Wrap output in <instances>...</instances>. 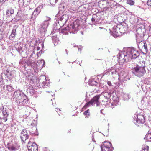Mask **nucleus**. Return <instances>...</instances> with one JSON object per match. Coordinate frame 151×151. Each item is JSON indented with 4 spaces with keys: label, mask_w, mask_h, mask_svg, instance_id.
<instances>
[{
    "label": "nucleus",
    "mask_w": 151,
    "mask_h": 151,
    "mask_svg": "<svg viewBox=\"0 0 151 151\" xmlns=\"http://www.w3.org/2000/svg\"><path fill=\"white\" fill-rule=\"evenodd\" d=\"M39 47H37V50H39Z\"/></svg>",
    "instance_id": "51"
},
{
    "label": "nucleus",
    "mask_w": 151,
    "mask_h": 151,
    "mask_svg": "<svg viewBox=\"0 0 151 151\" xmlns=\"http://www.w3.org/2000/svg\"><path fill=\"white\" fill-rule=\"evenodd\" d=\"M124 53H119L117 55L118 62L122 65L130 59H135L139 56L138 51L133 47H129L124 49Z\"/></svg>",
    "instance_id": "1"
},
{
    "label": "nucleus",
    "mask_w": 151,
    "mask_h": 151,
    "mask_svg": "<svg viewBox=\"0 0 151 151\" xmlns=\"http://www.w3.org/2000/svg\"><path fill=\"white\" fill-rule=\"evenodd\" d=\"M78 50H80V51H81V48H78Z\"/></svg>",
    "instance_id": "53"
},
{
    "label": "nucleus",
    "mask_w": 151,
    "mask_h": 151,
    "mask_svg": "<svg viewBox=\"0 0 151 151\" xmlns=\"http://www.w3.org/2000/svg\"><path fill=\"white\" fill-rule=\"evenodd\" d=\"M0 34L1 35H3V32H0Z\"/></svg>",
    "instance_id": "50"
},
{
    "label": "nucleus",
    "mask_w": 151,
    "mask_h": 151,
    "mask_svg": "<svg viewBox=\"0 0 151 151\" xmlns=\"http://www.w3.org/2000/svg\"><path fill=\"white\" fill-rule=\"evenodd\" d=\"M4 84V81L2 76H0V86H3Z\"/></svg>",
    "instance_id": "35"
},
{
    "label": "nucleus",
    "mask_w": 151,
    "mask_h": 151,
    "mask_svg": "<svg viewBox=\"0 0 151 151\" xmlns=\"http://www.w3.org/2000/svg\"><path fill=\"white\" fill-rule=\"evenodd\" d=\"M12 99L15 104L19 106H24L27 104L29 100L27 96L20 91H15L13 95Z\"/></svg>",
    "instance_id": "2"
},
{
    "label": "nucleus",
    "mask_w": 151,
    "mask_h": 151,
    "mask_svg": "<svg viewBox=\"0 0 151 151\" xmlns=\"http://www.w3.org/2000/svg\"><path fill=\"white\" fill-rule=\"evenodd\" d=\"M145 26L143 25H142L137 29L136 30L137 32V34L136 35L137 42H139L141 39L144 37L145 33Z\"/></svg>",
    "instance_id": "8"
},
{
    "label": "nucleus",
    "mask_w": 151,
    "mask_h": 151,
    "mask_svg": "<svg viewBox=\"0 0 151 151\" xmlns=\"http://www.w3.org/2000/svg\"><path fill=\"white\" fill-rule=\"evenodd\" d=\"M147 4L148 5L151 7V0H148L147 2Z\"/></svg>",
    "instance_id": "43"
},
{
    "label": "nucleus",
    "mask_w": 151,
    "mask_h": 151,
    "mask_svg": "<svg viewBox=\"0 0 151 151\" xmlns=\"http://www.w3.org/2000/svg\"><path fill=\"white\" fill-rule=\"evenodd\" d=\"M115 67H111L110 69H108L107 73L108 72L109 74L113 75L115 74L117 72Z\"/></svg>",
    "instance_id": "25"
},
{
    "label": "nucleus",
    "mask_w": 151,
    "mask_h": 151,
    "mask_svg": "<svg viewBox=\"0 0 151 151\" xmlns=\"http://www.w3.org/2000/svg\"><path fill=\"white\" fill-rule=\"evenodd\" d=\"M103 95L106 99H109L111 96V93L110 92H104L103 93Z\"/></svg>",
    "instance_id": "27"
},
{
    "label": "nucleus",
    "mask_w": 151,
    "mask_h": 151,
    "mask_svg": "<svg viewBox=\"0 0 151 151\" xmlns=\"http://www.w3.org/2000/svg\"><path fill=\"white\" fill-rule=\"evenodd\" d=\"M79 26V22L78 21H75L73 23L63 29L61 31V33L64 35H68V31L70 33H75V32L78 30V27Z\"/></svg>",
    "instance_id": "4"
},
{
    "label": "nucleus",
    "mask_w": 151,
    "mask_h": 151,
    "mask_svg": "<svg viewBox=\"0 0 151 151\" xmlns=\"http://www.w3.org/2000/svg\"><path fill=\"white\" fill-rule=\"evenodd\" d=\"M97 17V16L94 15L92 17L91 19V21L92 23L93 24H95V21L96 20V18Z\"/></svg>",
    "instance_id": "34"
},
{
    "label": "nucleus",
    "mask_w": 151,
    "mask_h": 151,
    "mask_svg": "<svg viewBox=\"0 0 151 151\" xmlns=\"http://www.w3.org/2000/svg\"><path fill=\"white\" fill-rule=\"evenodd\" d=\"M0 32H3V30L0 28Z\"/></svg>",
    "instance_id": "47"
},
{
    "label": "nucleus",
    "mask_w": 151,
    "mask_h": 151,
    "mask_svg": "<svg viewBox=\"0 0 151 151\" xmlns=\"http://www.w3.org/2000/svg\"><path fill=\"white\" fill-rule=\"evenodd\" d=\"M18 21L17 20V19L16 18H13L11 21L10 22L12 23H15Z\"/></svg>",
    "instance_id": "42"
},
{
    "label": "nucleus",
    "mask_w": 151,
    "mask_h": 151,
    "mask_svg": "<svg viewBox=\"0 0 151 151\" xmlns=\"http://www.w3.org/2000/svg\"><path fill=\"white\" fill-rule=\"evenodd\" d=\"M19 64L24 65L25 68H26V66H30L35 70L36 69H41L42 68L45 66V62L43 60H39L36 63L34 60L29 59L28 60H23L22 59L19 61Z\"/></svg>",
    "instance_id": "3"
},
{
    "label": "nucleus",
    "mask_w": 151,
    "mask_h": 151,
    "mask_svg": "<svg viewBox=\"0 0 151 151\" xmlns=\"http://www.w3.org/2000/svg\"><path fill=\"white\" fill-rule=\"evenodd\" d=\"M127 3L130 5H134L135 2L132 0H126Z\"/></svg>",
    "instance_id": "31"
},
{
    "label": "nucleus",
    "mask_w": 151,
    "mask_h": 151,
    "mask_svg": "<svg viewBox=\"0 0 151 151\" xmlns=\"http://www.w3.org/2000/svg\"><path fill=\"white\" fill-rule=\"evenodd\" d=\"M68 19V15L66 14L63 15L60 18L58 22V24H59L61 27H62L66 23Z\"/></svg>",
    "instance_id": "16"
},
{
    "label": "nucleus",
    "mask_w": 151,
    "mask_h": 151,
    "mask_svg": "<svg viewBox=\"0 0 151 151\" xmlns=\"http://www.w3.org/2000/svg\"><path fill=\"white\" fill-rule=\"evenodd\" d=\"M90 85L92 86H97L98 85V83L96 81L93 79L91 80V82H89Z\"/></svg>",
    "instance_id": "30"
},
{
    "label": "nucleus",
    "mask_w": 151,
    "mask_h": 151,
    "mask_svg": "<svg viewBox=\"0 0 151 151\" xmlns=\"http://www.w3.org/2000/svg\"><path fill=\"white\" fill-rule=\"evenodd\" d=\"M7 90L9 91H12L13 90V88L10 85H8L6 86Z\"/></svg>",
    "instance_id": "37"
},
{
    "label": "nucleus",
    "mask_w": 151,
    "mask_h": 151,
    "mask_svg": "<svg viewBox=\"0 0 151 151\" xmlns=\"http://www.w3.org/2000/svg\"><path fill=\"white\" fill-rule=\"evenodd\" d=\"M52 39L54 45L55 46L58 45L59 42L58 37L56 35L52 36Z\"/></svg>",
    "instance_id": "23"
},
{
    "label": "nucleus",
    "mask_w": 151,
    "mask_h": 151,
    "mask_svg": "<svg viewBox=\"0 0 151 151\" xmlns=\"http://www.w3.org/2000/svg\"><path fill=\"white\" fill-rule=\"evenodd\" d=\"M20 146L17 144L8 145L7 148L10 151H15L20 149Z\"/></svg>",
    "instance_id": "18"
},
{
    "label": "nucleus",
    "mask_w": 151,
    "mask_h": 151,
    "mask_svg": "<svg viewBox=\"0 0 151 151\" xmlns=\"http://www.w3.org/2000/svg\"><path fill=\"white\" fill-rule=\"evenodd\" d=\"M139 63L141 64V65L140 66V67H144V68H145V61L144 60H140Z\"/></svg>",
    "instance_id": "36"
},
{
    "label": "nucleus",
    "mask_w": 151,
    "mask_h": 151,
    "mask_svg": "<svg viewBox=\"0 0 151 151\" xmlns=\"http://www.w3.org/2000/svg\"><path fill=\"white\" fill-rule=\"evenodd\" d=\"M29 91L31 95H33L36 93L37 92L33 89H29Z\"/></svg>",
    "instance_id": "33"
},
{
    "label": "nucleus",
    "mask_w": 151,
    "mask_h": 151,
    "mask_svg": "<svg viewBox=\"0 0 151 151\" xmlns=\"http://www.w3.org/2000/svg\"><path fill=\"white\" fill-rule=\"evenodd\" d=\"M35 130V131H36L37 130V129L36 127H34V128H32L30 130V134H35V132H33V131H32V130Z\"/></svg>",
    "instance_id": "40"
},
{
    "label": "nucleus",
    "mask_w": 151,
    "mask_h": 151,
    "mask_svg": "<svg viewBox=\"0 0 151 151\" xmlns=\"http://www.w3.org/2000/svg\"><path fill=\"white\" fill-rule=\"evenodd\" d=\"M15 36V35L11 33L9 36V39L11 40H13L14 39Z\"/></svg>",
    "instance_id": "39"
},
{
    "label": "nucleus",
    "mask_w": 151,
    "mask_h": 151,
    "mask_svg": "<svg viewBox=\"0 0 151 151\" xmlns=\"http://www.w3.org/2000/svg\"><path fill=\"white\" fill-rule=\"evenodd\" d=\"M29 75H26V77H29Z\"/></svg>",
    "instance_id": "52"
},
{
    "label": "nucleus",
    "mask_w": 151,
    "mask_h": 151,
    "mask_svg": "<svg viewBox=\"0 0 151 151\" xmlns=\"http://www.w3.org/2000/svg\"><path fill=\"white\" fill-rule=\"evenodd\" d=\"M33 19H32V18H31V20H30V21H31L32 22V23H33Z\"/></svg>",
    "instance_id": "48"
},
{
    "label": "nucleus",
    "mask_w": 151,
    "mask_h": 151,
    "mask_svg": "<svg viewBox=\"0 0 151 151\" xmlns=\"http://www.w3.org/2000/svg\"><path fill=\"white\" fill-rule=\"evenodd\" d=\"M40 52H39V53H37L36 54V55L35 54V52L34 51H33L32 52V53L31 55H30V57L29 59H28L27 60L29 59H31L32 60H35L36 58H37L39 57L38 55L40 54ZM23 60H24L22 59Z\"/></svg>",
    "instance_id": "22"
},
{
    "label": "nucleus",
    "mask_w": 151,
    "mask_h": 151,
    "mask_svg": "<svg viewBox=\"0 0 151 151\" xmlns=\"http://www.w3.org/2000/svg\"><path fill=\"white\" fill-rule=\"evenodd\" d=\"M120 75H121V73H120Z\"/></svg>",
    "instance_id": "55"
},
{
    "label": "nucleus",
    "mask_w": 151,
    "mask_h": 151,
    "mask_svg": "<svg viewBox=\"0 0 151 151\" xmlns=\"http://www.w3.org/2000/svg\"><path fill=\"white\" fill-rule=\"evenodd\" d=\"M133 118V122L138 126H140L139 124H143L145 122L144 117L142 115L135 114Z\"/></svg>",
    "instance_id": "9"
},
{
    "label": "nucleus",
    "mask_w": 151,
    "mask_h": 151,
    "mask_svg": "<svg viewBox=\"0 0 151 151\" xmlns=\"http://www.w3.org/2000/svg\"><path fill=\"white\" fill-rule=\"evenodd\" d=\"M107 84H108V85H109V86H111V82L110 81H108Z\"/></svg>",
    "instance_id": "44"
},
{
    "label": "nucleus",
    "mask_w": 151,
    "mask_h": 151,
    "mask_svg": "<svg viewBox=\"0 0 151 151\" xmlns=\"http://www.w3.org/2000/svg\"><path fill=\"white\" fill-rule=\"evenodd\" d=\"M22 16L23 14L20 11H18L16 15L15 18L17 19V20L18 21H19L21 19Z\"/></svg>",
    "instance_id": "26"
},
{
    "label": "nucleus",
    "mask_w": 151,
    "mask_h": 151,
    "mask_svg": "<svg viewBox=\"0 0 151 151\" xmlns=\"http://www.w3.org/2000/svg\"><path fill=\"white\" fill-rule=\"evenodd\" d=\"M30 142L29 141L28 143V149L29 151H38L37 145L35 142H33L32 145Z\"/></svg>",
    "instance_id": "17"
},
{
    "label": "nucleus",
    "mask_w": 151,
    "mask_h": 151,
    "mask_svg": "<svg viewBox=\"0 0 151 151\" xmlns=\"http://www.w3.org/2000/svg\"><path fill=\"white\" fill-rule=\"evenodd\" d=\"M132 72L135 76L140 78L146 73V70L144 67H140L139 65H137L132 69Z\"/></svg>",
    "instance_id": "7"
},
{
    "label": "nucleus",
    "mask_w": 151,
    "mask_h": 151,
    "mask_svg": "<svg viewBox=\"0 0 151 151\" xmlns=\"http://www.w3.org/2000/svg\"><path fill=\"white\" fill-rule=\"evenodd\" d=\"M20 137L23 143H25V141L29 138L28 134L26 129H23L21 131Z\"/></svg>",
    "instance_id": "15"
},
{
    "label": "nucleus",
    "mask_w": 151,
    "mask_h": 151,
    "mask_svg": "<svg viewBox=\"0 0 151 151\" xmlns=\"http://www.w3.org/2000/svg\"><path fill=\"white\" fill-rule=\"evenodd\" d=\"M149 147L147 145L145 146L142 148V151H149Z\"/></svg>",
    "instance_id": "38"
},
{
    "label": "nucleus",
    "mask_w": 151,
    "mask_h": 151,
    "mask_svg": "<svg viewBox=\"0 0 151 151\" xmlns=\"http://www.w3.org/2000/svg\"><path fill=\"white\" fill-rule=\"evenodd\" d=\"M18 26L17 25H15L12 28L11 33L14 34L15 35H16V29L18 28Z\"/></svg>",
    "instance_id": "29"
},
{
    "label": "nucleus",
    "mask_w": 151,
    "mask_h": 151,
    "mask_svg": "<svg viewBox=\"0 0 151 151\" xmlns=\"http://www.w3.org/2000/svg\"><path fill=\"white\" fill-rule=\"evenodd\" d=\"M127 29V27L126 26L124 27L122 25L119 28L117 26H114L112 28V35L114 37H117L120 35V34L119 32V30H120L119 31L120 33H124L126 32Z\"/></svg>",
    "instance_id": "6"
},
{
    "label": "nucleus",
    "mask_w": 151,
    "mask_h": 151,
    "mask_svg": "<svg viewBox=\"0 0 151 151\" xmlns=\"http://www.w3.org/2000/svg\"><path fill=\"white\" fill-rule=\"evenodd\" d=\"M100 96L99 95H97L94 97L91 100L87 103L84 106V108H86L88 107L90 105L92 106L94 105L95 104H96L97 106H99L100 102L99 101Z\"/></svg>",
    "instance_id": "10"
},
{
    "label": "nucleus",
    "mask_w": 151,
    "mask_h": 151,
    "mask_svg": "<svg viewBox=\"0 0 151 151\" xmlns=\"http://www.w3.org/2000/svg\"><path fill=\"white\" fill-rule=\"evenodd\" d=\"M65 51L66 52L67 54H68V52H67V50L66 49H65Z\"/></svg>",
    "instance_id": "49"
},
{
    "label": "nucleus",
    "mask_w": 151,
    "mask_h": 151,
    "mask_svg": "<svg viewBox=\"0 0 151 151\" xmlns=\"http://www.w3.org/2000/svg\"><path fill=\"white\" fill-rule=\"evenodd\" d=\"M102 110H103V109H102V110H101V113H102Z\"/></svg>",
    "instance_id": "54"
},
{
    "label": "nucleus",
    "mask_w": 151,
    "mask_h": 151,
    "mask_svg": "<svg viewBox=\"0 0 151 151\" xmlns=\"http://www.w3.org/2000/svg\"><path fill=\"white\" fill-rule=\"evenodd\" d=\"M16 50L18 51L19 54H20L22 57L25 58V57L23 56L25 55L26 51L24 48H23L22 46H19L18 47H16Z\"/></svg>",
    "instance_id": "19"
},
{
    "label": "nucleus",
    "mask_w": 151,
    "mask_h": 151,
    "mask_svg": "<svg viewBox=\"0 0 151 151\" xmlns=\"http://www.w3.org/2000/svg\"><path fill=\"white\" fill-rule=\"evenodd\" d=\"M44 151H50L49 150L47 149V148H45L44 149Z\"/></svg>",
    "instance_id": "46"
},
{
    "label": "nucleus",
    "mask_w": 151,
    "mask_h": 151,
    "mask_svg": "<svg viewBox=\"0 0 151 151\" xmlns=\"http://www.w3.org/2000/svg\"><path fill=\"white\" fill-rule=\"evenodd\" d=\"M84 114L85 115H87L89 116L90 115L89 109H88L85 111L84 112Z\"/></svg>",
    "instance_id": "41"
},
{
    "label": "nucleus",
    "mask_w": 151,
    "mask_h": 151,
    "mask_svg": "<svg viewBox=\"0 0 151 151\" xmlns=\"http://www.w3.org/2000/svg\"><path fill=\"white\" fill-rule=\"evenodd\" d=\"M50 18L49 17L47 18V20L43 22L39 27L38 31L43 37L45 36L47 31L48 26L49 25Z\"/></svg>",
    "instance_id": "5"
},
{
    "label": "nucleus",
    "mask_w": 151,
    "mask_h": 151,
    "mask_svg": "<svg viewBox=\"0 0 151 151\" xmlns=\"http://www.w3.org/2000/svg\"><path fill=\"white\" fill-rule=\"evenodd\" d=\"M145 137L148 141L151 142V132L150 131H148V133L146 134Z\"/></svg>",
    "instance_id": "28"
},
{
    "label": "nucleus",
    "mask_w": 151,
    "mask_h": 151,
    "mask_svg": "<svg viewBox=\"0 0 151 151\" xmlns=\"http://www.w3.org/2000/svg\"><path fill=\"white\" fill-rule=\"evenodd\" d=\"M139 43L138 47L142 52L144 53H146L148 50L149 47L150 46L149 44H147L144 41H142L141 40L139 42H137Z\"/></svg>",
    "instance_id": "11"
},
{
    "label": "nucleus",
    "mask_w": 151,
    "mask_h": 151,
    "mask_svg": "<svg viewBox=\"0 0 151 151\" xmlns=\"http://www.w3.org/2000/svg\"><path fill=\"white\" fill-rule=\"evenodd\" d=\"M43 8V5H39L33 12L32 16V19L33 20V23H35L36 17L40 13L41 10Z\"/></svg>",
    "instance_id": "13"
},
{
    "label": "nucleus",
    "mask_w": 151,
    "mask_h": 151,
    "mask_svg": "<svg viewBox=\"0 0 151 151\" xmlns=\"http://www.w3.org/2000/svg\"><path fill=\"white\" fill-rule=\"evenodd\" d=\"M2 114L3 116L2 119H3L5 121H6L8 119L7 118L8 117L9 113L7 112L6 109H3L2 111Z\"/></svg>",
    "instance_id": "21"
},
{
    "label": "nucleus",
    "mask_w": 151,
    "mask_h": 151,
    "mask_svg": "<svg viewBox=\"0 0 151 151\" xmlns=\"http://www.w3.org/2000/svg\"><path fill=\"white\" fill-rule=\"evenodd\" d=\"M38 82L39 85L42 87L44 86V87H45L46 86H47L49 84V83L47 82L46 77L45 76H41L39 77Z\"/></svg>",
    "instance_id": "14"
},
{
    "label": "nucleus",
    "mask_w": 151,
    "mask_h": 151,
    "mask_svg": "<svg viewBox=\"0 0 151 151\" xmlns=\"http://www.w3.org/2000/svg\"><path fill=\"white\" fill-rule=\"evenodd\" d=\"M112 144L110 142L106 141L104 142L101 147V151H112L113 147H112L110 148Z\"/></svg>",
    "instance_id": "12"
},
{
    "label": "nucleus",
    "mask_w": 151,
    "mask_h": 151,
    "mask_svg": "<svg viewBox=\"0 0 151 151\" xmlns=\"http://www.w3.org/2000/svg\"><path fill=\"white\" fill-rule=\"evenodd\" d=\"M6 13L7 16L9 17L11 16L14 13V9L12 8H10L6 10Z\"/></svg>",
    "instance_id": "24"
},
{
    "label": "nucleus",
    "mask_w": 151,
    "mask_h": 151,
    "mask_svg": "<svg viewBox=\"0 0 151 151\" xmlns=\"http://www.w3.org/2000/svg\"><path fill=\"white\" fill-rule=\"evenodd\" d=\"M8 0H0V2H2V3H4L5 1Z\"/></svg>",
    "instance_id": "45"
},
{
    "label": "nucleus",
    "mask_w": 151,
    "mask_h": 151,
    "mask_svg": "<svg viewBox=\"0 0 151 151\" xmlns=\"http://www.w3.org/2000/svg\"><path fill=\"white\" fill-rule=\"evenodd\" d=\"M4 74L6 76V78L10 80L13 77V75L12 73L9 72L8 70L4 71Z\"/></svg>",
    "instance_id": "20"
},
{
    "label": "nucleus",
    "mask_w": 151,
    "mask_h": 151,
    "mask_svg": "<svg viewBox=\"0 0 151 151\" xmlns=\"http://www.w3.org/2000/svg\"><path fill=\"white\" fill-rule=\"evenodd\" d=\"M123 97L124 100H128L129 99V95L126 94H124L123 95Z\"/></svg>",
    "instance_id": "32"
}]
</instances>
